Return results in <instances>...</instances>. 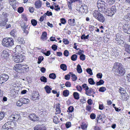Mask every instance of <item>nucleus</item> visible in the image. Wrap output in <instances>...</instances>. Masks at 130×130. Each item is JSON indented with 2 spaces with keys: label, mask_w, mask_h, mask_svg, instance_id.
<instances>
[{
  "label": "nucleus",
  "mask_w": 130,
  "mask_h": 130,
  "mask_svg": "<svg viewBox=\"0 0 130 130\" xmlns=\"http://www.w3.org/2000/svg\"><path fill=\"white\" fill-rule=\"evenodd\" d=\"M113 70L116 74L119 76H122L125 73L124 69L122 67L121 65L118 62L114 63L113 66Z\"/></svg>",
  "instance_id": "obj_1"
},
{
  "label": "nucleus",
  "mask_w": 130,
  "mask_h": 130,
  "mask_svg": "<svg viewBox=\"0 0 130 130\" xmlns=\"http://www.w3.org/2000/svg\"><path fill=\"white\" fill-rule=\"evenodd\" d=\"M97 6L100 11L104 12L106 11V7L107 4L103 1L99 0L97 2Z\"/></svg>",
  "instance_id": "obj_2"
},
{
  "label": "nucleus",
  "mask_w": 130,
  "mask_h": 130,
  "mask_svg": "<svg viewBox=\"0 0 130 130\" xmlns=\"http://www.w3.org/2000/svg\"><path fill=\"white\" fill-rule=\"evenodd\" d=\"M7 14L5 12H3L2 14L0 16V26L4 27L6 26L7 22L8 21Z\"/></svg>",
  "instance_id": "obj_3"
},
{
  "label": "nucleus",
  "mask_w": 130,
  "mask_h": 130,
  "mask_svg": "<svg viewBox=\"0 0 130 130\" xmlns=\"http://www.w3.org/2000/svg\"><path fill=\"white\" fill-rule=\"evenodd\" d=\"M2 44L3 46H11L14 44L13 39L12 38H9L7 39L4 38L3 40Z\"/></svg>",
  "instance_id": "obj_4"
},
{
  "label": "nucleus",
  "mask_w": 130,
  "mask_h": 130,
  "mask_svg": "<svg viewBox=\"0 0 130 130\" xmlns=\"http://www.w3.org/2000/svg\"><path fill=\"white\" fill-rule=\"evenodd\" d=\"M87 6L85 5L79 4L76 7V10L81 14L86 13L87 11Z\"/></svg>",
  "instance_id": "obj_5"
},
{
  "label": "nucleus",
  "mask_w": 130,
  "mask_h": 130,
  "mask_svg": "<svg viewBox=\"0 0 130 130\" xmlns=\"http://www.w3.org/2000/svg\"><path fill=\"white\" fill-rule=\"evenodd\" d=\"M15 126L13 122H9L6 123L2 126L3 129L7 130H13V128Z\"/></svg>",
  "instance_id": "obj_6"
},
{
  "label": "nucleus",
  "mask_w": 130,
  "mask_h": 130,
  "mask_svg": "<svg viewBox=\"0 0 130 130\" xmlns=\"http://www.w3.org/2000/svg\"><path fill=\"white\" fill-rule=\"evenodd\" d=\"M13 59L15 62L18 63L22 62L24 58L22 55L20 54L14 56L13 57Z\"/></svg>",
  "instance_id": "obj_7"
},
{
  "label": "nucleus",
  "mask_w": 130,
  "mask_h": 130,
  "mask_svg": "<svg viewBox=\"0 0 130 130\" xmlns=\"http://www.w3.org/2000/svg\"><path fill=\"white\" fill-rule=\"evenodd\" d=\"M9 78V76L5 74H3L0 75V81L1 84L4 83Z\"/></svg>",
  "instance_id": "obj_8"
},
{
  "label": "nucleus",
  "mask_w": 130,
  "mask_h": 130,
  "mask_svg": "<svg viewBox=\"0 0 130 130\" xmlns=\"http://www.w3.org/2000/svg\"><path fill=\"white\" fill-rule=\"evenodd\" d=\"M129 24H125L122 27V28L124 31L128 34H130V32H129L130 28Z\"/></svg>",
  "instance_id": "obj_9"
},
{
  "label": "nucleus",
  "mask_w": 130,
  "mask_h": 130,
  "mask_svg": "<svg viewBox=\"0 0 130 130\" xmlns=\"http://www.w3.org/2000/svg\"><path fill=\"white\" fill-rule=\"evenodd\" d=\"M122 46L125 48V52H127V53L129 54H130V45L125 43L124 44H122Z\"/></svg>",
  "instance_id": "obj_10"
},
{
  "label": "nucleus",
  "mask_w": 130,
  "mask_h": 130,
  "mask_svg": "<svg viewBox=\"0 0 130 130\" xmlns=\"http://www.w3.org/2000/svg\"><path fill=\"white\" fill-rule=\"evenodd\" d=\"M29 118L30 120L33 121H36L38 120V117L34 113L30 114L29 116Z\"/></svg>",
  "instance_id": "obj_11"
},
{
  "label": "nucleus",
  "mask_w": 130,
  "mask_h": 130,
  "mask_svg": "<svg viewBox=\"0 0 130 130\" xmlns=\"http://www.w3.org/2000/svg\"><path fill=\"white\" fill-rule=\"evenodd\" d=\"M119 35V34H117L116 36V37L118 36ZM115 39L116 41V43L119 44H120L122 46V44H124L125 43L123 41L121 40L120 38H118L117 37V38H116Z\"/></svg>",
  "instance_id": "obj_12"
},
{
  "label": "nucleus",
  "mask_w": 130,
  "mask_h": 130,
  "mask_svg": "<svg viewBox=\"0 0 130 130\" xmlns=\"http://www.w3.org/2000/svg\"><path fill=\"white\" fill-rule=\"evenodd\" d=\"M22 68L23 67H22V65L21 64H16L13 67L14 69L18 72H19V70L22 69Z\"/></svg>",
  "instance_id": "obj_13"
},
{
  "label": "nucleus",
  "mask_w": 130,
  "mask_h": 130,
  "mask_svg": "<svg viewBox=\"0 0 130 130\" xmlns=\"http://www.w3.org/2000/svg\"><path fill=\"white\" fill-rule=\"evenodd\" d=\"M1 55L3 58H5L9 56L8 52L6 50H4L1 53Z\"/></svg>",
  "instance_id": "obj_14"
},
{
  "label": "nucleus",
  "mask_w": 130,
  "mask_h": 130,
  "mask_svg": "<svg viewBox=\"0 0 130 130\" xmlns=\"http://www.w3.org/2000/svg\"><path fill=\"white\" fill-rule=\"evenodd\" d=\"M105 12L106 14L108 16H111L114 14V13H113L110 8H108L106 9V11Z\"/></svg>",
  "instance_id": "obj_15"
},
{
  "label": "nucleus",
  "mask_w": 130,
  "mask_h": 130,
  "mask_svg": "<svg viewBox=\"0 0 130 130\" xmlns=\"http://www.w3.org/2000/svg\"><path fill=\"white\" fill-rule=\"evenodd\" d=\"M101 14L98 10H95L93 12V17L96 19Z\"/></svg>",
  "instance_id": "obj_16"
},
{
  "label": "nucleus",
  "mask_w": 130,
  "mask_h": 130,
  "mask_svg": "<svg viewBox=\"0 0 130 130\" xmlns=\"http://www.w3.org/2000/svg\"><path fill=\"white\" fill-rule=\"evenodd\" d=\"M99 21L103 23L105 21V19L103 15L101 14L96 19Z\"/></svg>",
  "instance_id": "obj_17"
},
{
  "label": "nucleus",
  "mask_w": 130,
  "mask_h": 130,
  "mask_svg": "<svg viewBox=\"0 0 130 130\" xmlns=\"http://www.w3.org/2000/svg\"><path fill=\"white\" fill-rule=\"evenodd\" d=\"M42 5V3L39 0H38L35 2V5L36 8L38 9L40 8Z\"/></svg>",
  "instance_id": "obj_18"
},
{
  "label": "nucleus",
  "mask_w": 130,
  "mask_h": 130,
  "mask_svg": "<svg viewBox=\"0 0 130 130\" xmlns=\"http://www.w3.org/2000/svg\"><path fill=\"white\" fill-rule=\"evenodd\" d=\"M68 23L70 25L72 26H75L76 24L74 19H73L72 20L69 19L68 20Z\"/></svg>",
  "instance_id": "obj_19"
},
{
  "label": "nucleus",
  "mask_w": 130,
  "mask_h": 130,
  "mask_svg": "<svg viewBox=\"0 0 130 130\" xmlns=\"http://www.w3.org/2000/svg\"><path fill=\"white\" fill-rule=\"evenodd\" d=\"M121 99L123 101H126L128 99V95L127 93L121 95Z\"/></svg>",
  "instance_id": "obj_20"
},
{
  "label": "nucleus",
  "mask_w": 130,
  "mask_h": 130,
  "mask_svg": "<svg viewBox=\"0 0 130 130\" xmlns=\"http://www.w3.org/2000/svg\"><path fill=\"white\" fill-rule=\"evenodd\" d=\"M47 33L45 32H43L41 36V39L42 40L44 41L45 40H46L47 38Z\"/></svg>",
  "instance_id": "obj_21"
},
{
  "label": "nucleus",
  "mask_w": 130,
  "mask_h": 130,
  "mask_svg": "<svg viewBox=\"0 0 130 130\" xmlns=\"http://www.w3.org/2000/svg\"><path fill=\"white\" fill-rule=\"evenodd\" d=\"M20 26L22 29H23L28 27V25H27L26 23L22 21L21 24Z\"/></svg>",
  "instance_id": "obj_22"
},
{
  "label": "nucleus",
  "mask_w": 130,
  "mask_h": 130,
  "mask_svg": "<svg viewBox=\"0 0 130 130\" xmlns=\"http://www.w3.org/2000/svg\"><path fill=\"white\" fill-rule=\"evenodd\" d=\"M20 100L22 101L23 104H25L28 103L29 101V99L25 98H22L20 99Z\"/></svg>",
  "instance_id": "obj_23"
},
{
  "label": "nucleus",
  "mask_w": 130,
  "mask_h": 130,
  "mask_svg": "<svg viewBox=\"0 0 130 130\" xmlns=\"http://www.w3.org/2000/svg\"><path fill=\"white\" fill-rule=\"evenodd\" d=\"M44 89L46 93H49L51 92V90L52 88L48 86H46L44 87Z\"/></svg>",
  "instance_id": "obj_24"
},
{
  "label": "nucleus",
  "mask_w": 130,
  "mask_h": 130,
  "mask_svg": "<svg viewBox=\"0 0 130 130\" xmlns=\"http://www.w3.org/2000/svg\"><path fill=\"white\" fill-rule=\"evenodd\" d=\"M69 74H70L71 75L72 79L73 81H75L76 80L77 78L75 74H73V73L71 72H69Z\"/></svg>",
  "instance_id": "obj_25"
},
{
  "label": "nucleus",
  "mask_w": 130,
  "mask_h": 130,
  "mask_svg": "<svg viewBox=\"0 0 130 130\" xmlns=\"http://www.w3.org/2000/svg\"><path fill=\"white\" fill-rule=\"evenodd\" d=\"M76 70L77 72L79 73L82 72V70L80 66L78 64L77 66Z\"/></svg>",
  "instance_id": "obj_26"
},
{
  "label": "nucleus",
  "mask_w": 130,
  "mask_h": 130,
  "mask_svg": "<svg viewBox=\"0 0 130 130\" xmlns=\"http://www.w3.org/2000/svg\"><path fill=\"white\" fill-rule=\"evenodd\" d=\"M119 92L121 94V95L124 94L126 93L125 90L124 88H120L119 90Z\"/></svg>",
  "instance_id": "obj_27"
},
{
  "label": "nucleus",
  "mask_w": 130,
  "mask_h": 130,
  "mask_svg": "<svg viewBox=\"0 0 130 130\" xmlns=\"http://www.w3.org/2000/svg\"><path fill=\"white\" fill-rule=\"evenodd\" d=\"M39 94L38 93H36L35 94L32 96V99L33 100H36L38 99L39 98Z\"/></svg>",
  "instance_id": "obj_28"
},
{
  "label": "nucleus",
  "mask_w": 130,
  "mask_h": 130,
  "mask_svg": "<svg viewBox=\"0 0 130 130\" xmlns=\"http://www.w3.org/2000/svg\"><path fill=\"white\" fill-rule=\"evenodd\" d=\"M73 95L74 98L77 100L79 99V94L77 92H75L73 93Z\"/></svg>",
  "instance_id": "obj_29"
},
{
  "label": "nucleus",
  "mask_w": 130,
  "mask_h": 130,
  "mask_svg": "<svg viewBox=\"0 0 130 130\" xmlns=\"http://www.w3.org/2000/svg\"><path fill=\"white\" fill-rule=\"evenodd\" d=\"M61 69L63 71H66L67 69V67L66 65L64 64H61L60 65Z\"/></svg>",
  "instance_id": "obj_30"
},
{
  "label": "nucleus",
  "mask_w": 130,
  "mask_h": 130,
  "mask_svg": "<svg viewBox=\"0 0 130 130\" xmlns=\"http://www.w3.org/2000/svg\"><path fill=\"white\" fill-rule=\"evenodd\" d=\"M63 94L64 96H67L69 94V91L67 90H64L63 92Z\"/></svg>",
  "instance_id": "obj_31"
},
{
  "label": "nucleus",
  "mask_w": 130,
  "mask_h": 130,
  "mask_svg": "<svg viewBox=\"0 0 130 130\" xmlns=\"http://www.w3.org/2000/svg\"><path fill=\"white\" fill-rule=\"evenodd\" d=\"M49 77L50 78L55 79L56 77V76L55 74L52 73L49 74Z\"/></svg>",
  "instance_id": "obj_32"
},
{
  "label": "nucleus",
  "mask_w": 130,
  "mask_h": 130,
  "mask_svg": "<svg viewBox=\"0 0 130 130\" xmlns=\"http://www.w3.org/2000/svg\"><path fill=\"white\" fill-rule=\"evenodd\" d=\"M110 9V10H111V11H112L113 13H114L115 14L116 12L117 9L115 6H112L111 8Z\"/></svg>",
  "instance_id": "obj_33"
},
{
  "label": "nucleus",
  "mask_w": 130,
  "mask_h": 130,
  "mask_svg": "<svg viewBox=\"0 0 130 130\" xmlns=\"http://www.w3.org/2000/svg\"><path fill=\"white\" fill-rule=\"evenodd\" d=\"M42 128L40 125H37L34 127V130H41Z\"/></svg>",
  "instance_id": "obj_34"
},
{
  "label": "nucleus",
  "mask_w": 130,
  "mask_h": 130,
  "mask_svg": "<svg viewBox=\"0 0 130 130\" xmlns=\"http://www.w3.org/2000/svg\"><path fill=\"white\" fill-rule=\"evenodd\" d=\"M29 27H27L22 29L23 30V32L26 34V35H27L28 33V30H29Z\"/></svg>",
  "instance_id": "obj_35"
},
{
  "label": "nucleus",
  "mask_w": 130,
  "mask_h": 130,
  "mask_svg": "<svg viewBox=\"0 0 130 130\" xmlns=\"http://www.w3.org/2000/svg\"><path fill=\"white\" fill-rule=\"evenodd\" d=\"M88 81L89 83L91 85H93L95 83L93 79L91 78L89 79Z\"/></svg>",
  "instance_id": "obj_36"
},
{
  "label": "nucleus",
  "mask_w": 130,
  "mask_h": 130,
  "mask_svg": "<svg viewBox=\"0 0 130 130\" xmlns=\"http://www.w3.org/2000/svg\"><path fill=\"white\" fill-rule=\"evenodd\" d=\"M68 110L67 111L69 113H72L74 111V108L72 106H70L68 108Z\"/></svg>",
  "instance_id": "obj_37"
},
{
  "label": "nucleus",
  "mask_w": 130,
  "mask_h": 130,
  "mask_svg": "<svg viewBox=\"0 0 130 130\" xmlns=\"http://www.w3.org/2000/svg\"><path fill=\"white\" fill-rule=\"evenodd\" d=\"M92 90V89L91 88L89 90H87V91H86V94L88 95L91 96V95H90V94L91 93Z\"/></svg>",
  "instance_id": "obj_38"
},
{
  "label": "nucleus",
  "mask_w": 130,
  "mask_h": 130,
  "mask_svg": "<svg viewBox=\"0 0 130 130\" xmlns=\"http://www.w3.org/2000/svg\"><path fill=\"white\" fill-rule=\"evenodd\" d=\"M77 58V56L76 54H73L72 55L71 57V60L73 61L76 60Z\"/></svg>",
  "instance_id": "obj_39"
},
{
  "label": "nucleus",
  "mask_w": 130,
  "mask_h": 130,
  "mask_svg": "<svg viewBox=\"0 0 130 130\" xmlns=\"http://www.w3.org/2000/svg\"><path fill=\"white\" fill-rule=\"evenodd\" d=\"M40 80L41 82L44 83H46L47 82L46 78L44 76L41 77L40 78Z\"/></svg>",
  "instance_id": "obj_40"
},
{
  "label": "nucleus",
  "mask_w": 130,
  "mask_h": 130,
  "mask_svg": "<svg viewBox=\"0 0 130 130\" xmlns=\"http://www.w3.org/2000/svg\"><path fill=\"white\" fill-rule=\"evenodd\" d=\"M43 57L42 56H39L38 58V64H40L42 61L43 60Z\"/></svg>",
  "instance_id": "obj_41"
},
{
  "label": "nucleus",
  "mask_w": 130,
  "mask_h": 130,
  "mask_svg": "<svg viewBox=\"0 0 130 130\" xmlns=\"http://www.w3.org/2000/svg\"><path fill=\"white\" fill-rule=\"evenodd\" d=\"M53 121L56 124H57L58 122V119L57 116H55L53 117Z\"/></svg>",
  "instance_id": "obj_42"
},
{
  "label": "nucleus",
  "mask_w": 130,
  "mask_h": 130,
  "mask_svg": "<svg viewBox=\"0 0 130 130\" xmlns=\"http://www.w3.org/2000/svg\"><path fill=\"white\" fill-rule=\"evenodd\" d=\"M55 5L54 6L56 8H54L55 10L57 11H59L60 10V7H59V5H57L55 4L54 3H53Z\"/></svg>",
  "instance_id": "obj_43"
},
{
  "label": "nucleus",
  "mask_w": 130,
  "mask_h": 130,
  "mask_svg": "<svg viewBox=\"0 0 130 130\" xmlns=\"http://www.w3.org/2000/svg\"><path fill=\"white\" fill-rule=\"evenodd\" d=\"M104 83V82L103 80L101 79L99 82H96V84L97 85H99L103 84Z\"/></svg>",
  "instance_id": "obj_44"
},
{
  "label": "nucleus",
  "mask_w": 130,
  "mask_h": 130,
  "mask_svg": "<svg viewBox=\"0 0 130 130\" xmlns=\"http://www.w3.org/2000/svg\"><path fill=\"white\" fill-rule=\"evenodd\" d=\"M106 90V88L104 87H101L100 88L99 91L100 92H103Z\"/></svg>",
  "instance_id": "obj_45"
},
{
  "label": "nucleus",
  "mask_w": 130,
  "mask_h": 130,
  "mask_svg": "<svg viewBox=\"0 0 130 130\" xmlns=\"http://www.w3.org/2000/svg\"><path fill=\"white\" fill-rule=\"evenodd\" d=\"M82 87L83 88L85 89V91L88 90L89 89V88L87 86V84H83L82 85Z\"/></svg>",
  "instance_id": "obj_46"
},
{
  "label": "nucleus",
  "mask_w": 130,
  "mask_h": 130,
  "mask_svg": "<svg viewBox=\"0 0 130 130\" xmlns=\"http://www.w3.org/2000/svg\"><path fill=\"white\" fill-rule=\"evenodd\" d=\"M73 3L71 1H69L68 2L67 4L68 5V7L70 9H72L71 6L72 5V3Z\"/></svg>",
  "instance_id": "obj_47"
},
{
  "label": "nucleus",
  "mask_w": 130,
  "mask_h": 130,
  "mask_svg": "<svg viewBox=\"0 0 130 130\" xmlns=\"http://www.w3.org/2000/svg\"><path fill=\"white\" fill-rule=\"evenodd\" d=\"M23 104L22 101L20 100V99L19 101H18L17 102V105L18 106L20 107L22 106Z\"/></svg>",
  "instance_id": "obj_48"
},
{
  "label": "nucleus",
  "mask_w": 130,
  "mask_h": 130,
  "mask_svg": "<svg viewBox=\"0 0 130 130\" xmlns=\"http://www.w3.org/2000/svg\"><path fill=\"white\" fill-rule=\"evenodd\" d=\"M87 72L91 75L93 74V73L91 69L90 68H88L86 69Z\"/></svg>",
  "instance_id": "obj_49"
},
{
  "label": "nucleus",
  "mask_w": 130,
  "mask_h": 130,
  "mask_svg": "<svg viewBox=\"0 0 130 130\" xmlns=\"http://www.w3.org/2000/svg\"><path fill=\"white\" fill-rule=\"evenodd\" d=\"M31 22L32 24L34 26H35L37 24V22L35 20H31Z\"/></svg>",
  "instance_id": "obj_50"
},
{
  "label": "nucleus",
  "mask_w": 130,
  "mask_h": 130,
  "mask_svg": "<svg viewBox=\"0 0 130 130\" xmlns=\"http://www.w3.org/2000/svg\"><path fill=\"white\" fill-rule=\"evenodd\" d=\"M24 9L22 7H19L18 8V11L19 13H22Z\"/></svg>",
  "instance_id": "obj_51"
},
{
  "label": "nucleus",
  "mask_w": 130,
  "mask_h": 130,
  "mask_svg": "<svg viewBox=\"0 0 130 130\" xmlns=\"http://www.w3.org/2000/svg\"><path fill=\"white\" fill-rule=\"evenodd\" d=\"M80 58L81 60L84 61L85 60V56L84 54H82L80 56Z\"/></svg>",
  "instance_id": "obj_52"
},
{
  "label": "nucleus",
  "mask_w": 130,
  "mask_h": 130,
  "mask_svg": "<svg viewBox=\"0 0 130 130\" xmlns=\"http://www.w3.org/2000/svg\"><path fill=\"white\" fill-rule=\"evenodd\" d=\"M90 118L92 119H95L96 117L95 115L93 113H92L91 114L90 116Z\"/></svg>",
  "instance_id": "obj_53"
},
{
  "label": "nucleus",
  "mask_w": 130,
  "mask_h": 130,
  "mask_svg": "<svg viewBox=\"0 0 130 130\" xmlns=\"http://www.w3.org/2000/svg\"><path fill=\"white\" fill-rule=\"evenodd\" d=\"M115 0H107V2L109 5H112L115 3Z\"/></svg>",
  "instance_id": "obj_54"
},
{
  "label": "nucleus",
  "mask_w": 130,
  "mask_h": 130,
  "mask_svg": "<svg viewBox=\"0 0 130 130\" xmlns=\"http://www.w3.org/2000/svg\"><path fill=\"white\" fill-rule=\"evenodd\" d=\"M19 43L20 44H23L25 42V41L24 40V39L23 38H21L19 41Z\"/></svg>",
  "instance_id": "obj_55"
},
{
  "label": "nucleus",
  "mask_w": 130,
  "mask_h": 130,
  "mask_svg": "<svg viewBox=\"0 0 130 130\" xmlns=\"http://www.w3.org/2000/svg\"><path fill=\"white\" fill-rule=\"evenodd\" d=\"M4 116V112H1L0 113V120L3 119Z\"/></svg>",
  "instance_id": "obj_56"
},
{
  "label": "nucleus",
  "mask_w": 130,
  "mask_h": 130,
  "mask_svg": "<svg viewBox=\"0 0 130 130\" xmlns=\"http://www.w3.org/2000/svg\"><path fill=\"white\" fill-rule=\"evenodd\" d=\"M66 126L67 128H69L71 126V123L69 122H67L66 124Z\"/></svg>",
  "instance_id": "obj_57"
},
{
  "label": "nucleus",
  "mask_w": 130,
  "mask_h": 130,
  "mask_svg": "<svg viewBox=\"0 0 130 130\" xmlns=\"http://www.w3.org/2000/svg\"><path fill=\"white\" fill-rule=\"evenodd\" d=\"M15 31L16 30L15 29L12 30L10 32V35L13 37L15 35Z\"/></svg>",
  "instance_id": "obj_58"
},
{
  "label": "nucleus",
  "mask_w": 130,
  "mask_h": 130,
  "mask_svg": "<svg viewBox=\"0 0 130 130\" xmlns=\"http://www.w3.org/2000/svg\"><path fill=\"white\" fill-rule=\"evenodd\" d=\"M73 117V116L72 114V113L69 112V115L68 117V118L72 120Z\"/></svg>",
  "instance_id": "obj_59"
},
{
  "label": "nucleus",
  "mask_w": 130,
  "mask_h": 130,
  "mask_svg": "<svg viewBox=\"0 0 130 130\" xmlns=\"http://www.w3.org/2000/svg\"><path fill=\"white\" fill-rule=\"evenodd\" d=\"M69 52L68 50H65L64 52V55L66 57H67L69 55Z\"/></svg>",
  "instance_id": "obj_60"
},
{
  "label": "nucleus",
  "mask_w": 130,
  "mask_h": 130,
  "mask_svg": "<svg viewBox=\"0 0 130 130\" xmlns=\"http://www.w3.org/2000/svg\"><path fill=\"white\" fill-rule=\"evenodd\" d=\"M129 17L128 16V15H127L125 16L124 17L123 19L125 20L126 21H128L129 20H130L129 19Z\"/></svg>",
  "instance_id": "obj_61"
},
{
  "label": "nucleus",
  "mask_w": 130,
  "mask_h": 130,
  "mask_svg": "<svg viewBox=\"0 0 130 130\" xmlns=\"http://www.w3.org/2000/svg\"><path fill=\"white\" fill-rule=\"evenodd\" d=\"M96 76L98 78L101 79L102 78V75L101 73H99L97 74Z\"/></svg>",
  "instance_id": "obj_62"
},
{
  "label": "nucleus",
  "mask_w": 130,
  "mask_h": 130,
  "mask_svg": "<svg viewBox=\"0 0 130 130\" xmlns=\"http://www.w3.org/2000/svg\"><path fill=\"white\" fill-rule=\"evenodd\" d=\"M76 88L78 90L81 92L82 91V89L81 86H76Z\"/></svg>",
  "instance_id": "obj_63"
},
{
  "label": "nucleus",
  "mask_w": 130,
  "mask_h": 130,
  "mask_svg": "<svg viewBox=\"0 0 130 130\" xmlns=\"http://www.w3.org/2000/svg\"><path fill=\"white\" fill-rule=\"evenodd\" d=\"M57 46L55 44L53 45L52 47V49L54 51H55L57 49Z\"/></svg>",
  "instance_id": "obj_64"
}]
</instances>
